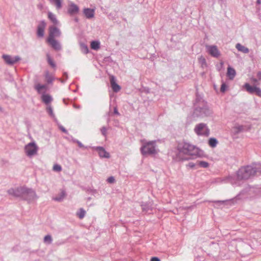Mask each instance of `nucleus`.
<instances>
[{
	"label": "nucleus",
	"instance_id": "obj_1",
	"mask_svg": "<svg viewBox=\"0 0 261 261\" xmlns=\"http://www.w3.org/2000/svg\"><path fill=\"white\" fill-rule=\"evenodd\" d=\"M177 149L178 151L179 154L182 153L183 154L190 155L192 158H194L200 155V150L199 148L185 141L178 143L177 146ZM188 159L187 158H181L179 154H178L176 156V160L178 161H184Z\"/></svg>",
	"mask_w": 261,
	"mask_h": 261
},
{
	"label": "nucleus",
	"instance_id": "obj_2",
	"mask_svg": "<svg viewBox=\"0 0 261 261\" xmlns=\"http://www.w3.org/2000/svg\"><path fill=\"white\" fill-rule=\"evenodd\" d=\"M212 111L208 108L206 101L197 94L194 103L193 117L203 118L210 116Z\"/></svg>",
	"mask_w": 261,
	"mask_h": 261
},
{
	"label": "nucleus",
	"instance_id": "obj_3",
	"mask_svg": "<svg viewBox=\"0 0 261 261\" xmlns=\"http://www.w3.org/2000/svg\"><path fill=\"white\" fill-rule=\"evenodd\" d=\"M156 140L150 141H143L142 145L140 148L141 154L144 156L157 154L158 150L156 149Z\"/></svg>",
	"mask_w": 261,
	"mask_h": 261
},
{
	"label": "nucleus",
	"instance_id": "obj_4",
	"mask_svg": "<svg viewBox=\"0 0 261 261\" xmlns=\"http://www.w3.org/2000/svg\"><path fill=\"white\" fill-rule=\"evenodd\" d=\"M255 175L251 165L241 167L237 172V177L239 180H247Z\"/></svg>",
	"mask_w": 261,
	"mask_h": 261
},
{
	"label": "nucleus",
	"instance_id": "obj_5",
	"mask_svg": "<svg viewBox=\"0 0 261 261\" xmlns=\"http://www.w3.org/2000/svg\"><path fill=\"white\" fill-rule=\"evenodd\" d=\"M194 130L198 136L208 137L210 135V130L207 124L204 123H200L196 125Z\"/></svg>",
	"mask_w": 261,
	"mask_h": 261
},
{
	"label": "nucleus",
	"instance_id": "obj_6",
	"mask_svg": "<svg viewBox=\"0 0 261 261\" xmlns=\"http://www.w3.org/2000/svg\"><path fill=\"white\" fill-rule=\"evenodd\" d=\"M37 198L35 191L31 188L25 187L21 199L31 202Z\"/></svg>",
	"mask_w": 261,
	"mask_h": 261
},
{
	"label": "nucleus",
	"instance_id": "obj_7",
	"mask_svg": "<svg viewBox=\"0 0 261 261\" xmlns=\"http://www.w3.org/2000/svg\"><path fill=\"white\" fill-rule=\"evenodd\" d=\"M38 150V147L34 141L28 143L24 147L25 153L29 157H32L36 155Z\"/></svg>",
	"mask_w": 261,
	"mask_h": 261
},
{
	"label": "nucleus",
	"instance_id": "obj_8",
	"mask_svg": "<svg viewBox=\"0 0 261 261\" xmlns=\"http://www.w3.org/2000/svg\"><path fill=\"white\" fill-rule=\"evenodd\" d=\"M206 52L212 57L216 58H218L220 56V51L218 48V47L215 45H206L205 46Z\"/></svg>",
	"mask_w": 261,
	"mask_h": 261
},
{
	"label": "nucleus",
	"instance_id": "obj_9",
	"mask_svg": "<svg viewBox=\"0 0 261 261\" xmlns=\"http://www.w3.org/2000/svg\"><path fill=\"white\" fill-rule=\"evenodd\" d=\"M25 187H20L17 188H11L8 190V193L15 197L22 198Z\"/></svg>",
	"mask_w": 261,
	"mask_h": 261
},
{
	"label": "nucleus",
	"instance_id": "obj_10",
	"mask_svg": "<svg viewBox=\"0 0 261 261\" xmlns=\"http://www.w3.org/2000/svg\"><path fill=\"white\" fill-rule=\"evenodd\" d=\"M244 87L250 94H253L255 93L258 96L261 97V89L256 86H251L249 84L246 83Z\"/></svg>",
	"mask_w": 261,
	"mask_h": 261
},
{
	"label": "nucleus",
	"instance_id": "obj_11",
	"mask_svg": "<svg viewBox=\"0 0 261 261\" xmlns=\"http://www.w3.org/2000/svg\"><path fill=\"white\" fill-rule=\"evenodd\" d=\"M2 57L5 63L9 65H13L20 60V58L19 56L13 57L10 55H3Z\"/></svg>",
	"mask_w": 261,
	"mask_h": 261
},
{
	"label": "nucleus",
	"instance_id": "obj_12",
	"mask_svg": "<svg viewBox=\"0 0 261 261\" xmlns=\"http://www.w3.org/2000/svg\"><path fill=\"white\" fill-rule=\"evenodd\" d=\"M61 32L59 29L56 27L51 26L49 28V35L47 39H55L56 37H59Z\"/></svg>",
	"mask_w": 261,
	"mask_h": 261
},
{
	"label": "nucleus",
	"instance_id": "obj_13",
	"mask_svg": "<svg viewBox=\"0 0 261 261\" xmlns=\"http://www.w3.org/2000/svg\"><path fill=\"white\" fill-rule=\"evenodd\" d=\"M250 129V127L247 125H236L232 127L231 132L233 135H237L239 134L248 131Z\"/></svg>",
	"mask_w": 261,
	"mask_h": 261
},
{
	"label": "nucleus",
	"instance_id": "obj_14",
	"mask_svg": "<svg viewBox=\"0 0 261 261\" xmlns=\"http://www.w3.org/2000/svg\"><path fill=\"white\" fill-rule=\"evenodd\" d=\"M46 25V24L44 20L39 22L37 28V35L38 37L43 38L44 37Z\"/></svg>",
	"mask_w": 261,
	"mask_h": 261
},
{
	"label": "nucleus",
	"instance_id": "obj_15",
	"mask_svg": "<svg viewBox=\"0 0 261 261\" xmlns=\"http://www.w3.org/2000/svg\"><path fill=\"white\" fill-rule=\"evenodd\" d=\"M141 206L142 212L145 214H151L152 211V204L150 202H143Z\"/></svg>",
	"mask_w": 261,
	"mask_h": 261
},
{
	"label": "nucleus",
	"instance_id": "obj_16",
	"mask_svg": "<svg viewBox=\"0 0 261 261\" xmlns=\"http://www.w3.org/2000/svg\"><path fill=\"white\" fill-rule=\"evenodd\" d=\"M93 148L98 152V154L100 158H105L108 159L110 157L109 153L106 151V150L103 147H93Z\"/></svg>",
	"mask_w": 261,
	"mask_h": 261
},
{
	"label": "nucleus",
	"instance_id": "obj_17",
	"mask_svg": "<svg viewBox=\"0 0 261 261\" xmlns=\"http://www.w3.org/2000/svg\"><path fill=\"white\" fill-rule=\"evenodd\" d=\"M47 41L51 47L56 50H60L62 49V46L60 42L55 39H47Z\"/></svg>",
	"mask_w": 261,
	"mask_h": 261
},
{
	"label": "nucleus",
	"instance_id": "obj_18",
	"mask_svg": "<svg viewBox=\"0 0 261 261\" xmlns=\"http://www.w3.org/2000/svg\"><path fill=\"white\" fill-rule=\"evenodd\" d=\"M79 7L75 4L71 3L69 5L68 13L70 15H73L79 12Z\"/></svg>",
	"mask_w": 261,
	"mask_h": 261
},
{
	"label": "nucleus",
	"instance_id": "obj_19",
	"mask_svg": "<svg viewBox=\"0 0 261 261\" xmlns=\"http://www.w3.org/2000/svg\"><path fill=\"white\" fill-rule=\"evenodd\" d=\"M110 83L111 87L114 92H118L121 89V87L116 83L115 77L112 75L110 77Z\"/></svg>",
	"mask_w": 261,
	"mask_h": 261
},
{
	"label": "nucleus",
	"instance_id": "obj_20",
	"mask_svg": "<svg viewBox=\"0 0 261 261\" xmlns=\"http://www.w3.org/2000/svg\"><path fill=\"white\" fill-rule=\"evenodd\" d=\"M83 14L87 19L92 18L94 16L95 10L91 8H84L83 9Z\"/></svg>",
	"mask_w": 261,
	"mask_h": 261
},
{
	"label": "nucleus",
	"instance_id": "obj_21",
	"mask_svg": "<svg viewBox=\"0 0 261 261\" xmlns=\"http://www.w3.org/2000/svg\"><path fill=\"white\" fill-rule=\"evenodd\" d=\"M41 99L42 102L47 106L53 101L52 97L47 94H43L41 96Z\"/></svg>",
	"mask_w": 261,
	"mask_h": 261
},
{
	"label": "nucleus",
	"instance_id": "obj_22",
	"mask_svg": "<svg viewBox=\"0 0 261 261\" xmlns=\"http://www.w3.org/2000/svg\"><path fill=\"white\" fill-rule=\"evenodd\" d=\"M236 75V72L234 68L229 66L227 67V76L229 79L233 80Z\"/></svg>",
	"mask_w": 261,
	"mask_h": 261
},
{
	"label": "nucleus",
	"instance_id": "obj_23",
	"mask_svg": "<svg viewBox=\"0 0 261 261\" xmlns=\"http://www.w3.org/2000/svg\"><path fill=\"white\" fill-rule=\"evenodd\" d=\"M236 47L239 51L245 54H247L249 51V50L247 47L239 43L236 44Z\"/></svg>",
	"mask_w": 261,
	"mask_h": 261
},
{
	"label": "nucleus",
	"instance_id": "obj_24",
	"mask_svg": "<svg viewBox=\"0 0 261 261\" xmlns=\"http://www.w3.org/2000/svg\"><path fill=\"white\" fill-rule=\"evenodd\" d=\"M252 167L254 171V174L257 173H261V164L260 163H253L251 164Z\"/></svg>",
	"mask_w": 261,
	"mask_h": 261
},
{
	"label": "nucleus",
	"instance_id": "obj_25",
	"mask_svg": "<svg viewBox=\"0 0 261 261\" xmlns=\"http://www.w3.org/2000/svg\"><path fill=\"white\" fill-rule=\"evenodd\" d=\"M45 79L46 80V82L48 84H51L53 83V82L55 80V77L53 75L49 74L48 71H46L45 75Z\"/></svg>",
	"mask_w": 261,
	"mask_h": 261
},
{
	"label": "nucleus",
	"instance_id": "obj_26",
	"mask_svg": "<svg viewBox=\"0 0 261 261\" xmlns=\"http://www.w3.org/2000/svg\"><path fill=\"white\" fill-rule=\"evenodd\" d=\"M48 18L52 21L55 24H57L58 22L56 16L51 12H48Z\"/></svg>",
	"mask_w": 261,
	"mask_h": 261
},
{
	"label": "nucleus",
	"instance_id": "obj_27",
	"mask_svg": "<svg viewBox=\"0 0 261 261\" xmlns=\"http://www.w3.org/2000/svg\"><path fill=\"white\" fill-rule=\"evenodd\" d=\"M86 213V211L83 208H80L76 213V216L80 219H82L85 216Z\"/></svg>",
	"mask_w": 261,
	"mask_h": 261
},
{
	"label": "nucleus",
	"instance_id": "obj_28",
	"mask_svg": "<svg viewBox=\"0 0 261 261\" xmlns=\"http://www.w3.org/2000/svg\"><path fill=\"white\" fill-rule=\"evenodd\" d=\"M66 193L65 192L63 191L60 194V195L58 196L53 198V200L56 201L60 202L63 200L64 197L65 196Z\"/></svg>",
	"mask_w": 261,
	"mask_h": 261
},
{
	"label": "nucleus",
	"instance_id": "obj_29",
	"mask_svg": "<svg viewBox=\"0 0 261 261\" xmlns=\"http://www.w3.org/2000/svg\"><path fill=\"white\" fill-rule=\"evenodd\" d=\"M218 143V140L215 138H211L208 140L209 145L213 148L215 147Z\"/></svg>",
	"mask_w": 261,
	"mask_h": 261
},
{
	"label": "nucleus",
	"instance_id": "obj_30",
	"mask_svg": "<svg viewBox=\"0 0 261 261\" xmlns=\"http://www.w3.org/2000/svg\"><path fill=\"white\" fill-rule=\"evenodd\" d=\"M91 47L94 50H97L100 48V42L98 41H92L91 43Z\"/></svg>",
	"mask_w": 261,
	"mask_h": 261
},
{
	"label": "nucleus",
	"instance_id": "obj_31",
	"mask_svg": "<svg viewBox=\"0 0 261 261\" xmlns=\"http://www.w3.org/2000/svg\"><path fill=\"white\" fill-rule=\"evenodd\" d=\"M198 61L202 68H204L207 67V64L206 60L203 56H200L198 59Z\"/></svg>",
	"mask_w": 261,
	"mask_h": 261
},
{
	"label": "nucleus",
	"instance_id": "obj_32",
	"mask_svg": "<svg viewBox=\"0 0 261 261\" xmlns=\"http://www.w3.org/2000/svg\"><path fill=\"white\" fill-rule=\"evenodd\" d=\"M197 166H198L200 167L205 168L209 166V164L208 162L204 161H197Z\"/></svg>",
	"mask_w": 261,
	"mask_h": 261
},
{
	"label": "nucleus",
	"instance_id": "obj_33",
	"mask_svg": "<svg viewBox=\"0 0 261 261\" xmlns=\"http://www.w3.org/2000/svg\"><path fill=\"white\" fill-rule=\"evenodd\" d=\"M236 198L229 199V200H216V201H213V202L217 203H221V204H224L228 202H231L233 203V201L235 200Z\"/></svg>",
	"mask_w": 261,
	"mask_h": 261
},
{
	"label": "nucleus",
	"instance_id": "obj_34",
	"mask_svg": "<svg viewBox=\"0 0 261 261\" xmlns=\"http://www.w3.org/2000/svg\"><path fill=\"white\" fill-rule=\"evenodd\" d=\"M46 111L49 116L53 118L55 117V115L53 112V109L50 105L47 106L46 108Z\"/></svg>",
	"mask_w": 261,
	"mask_h": 261
},
{
	"label": "nucleus",
	"instance_id": "obj_35",
	"mask_svg": "<svg viewBox=\"0 0 261 261\" xmlns=\"http://www.w3.org/2000/svg\"><path fill=\"white\" fill-rule=\"evenodd\" d=\"M46 88V85H41L37 84L35 86V89L37 91V92L40 93L41 91L43 89H45Z\"/></svg>",
	"mask_w": 261,
	"mask_h": 261
},
{
	"label": "nucleus",
	"instance_id": "obj_36",
	"mask_svg": "<svg viewBox=\"0 0 261 261\" xmlns=\"http://www.w3.org/2000/svg\"><path fill=\"white\" fill-rule=\"evenodd\" d=\"M81 49L83 53L87 54L89 52V49L88 46L84 43L81 44Z\"/></svg>",
	"mask_w": 261,
	"mask_h": 261
},
{
	"label": "nucleus",
	"instance_id": "obj_37",
	"mask_svg": "<svg viewBox=\"0 0 261 261\" xmlns=\"http://www.w3.org/2000/svg\"><path fill=\"white\" fill-rule=\"evenodd\" d=\"M62 0H54L52 3H54L56 5V8L58 10L60 9L62 6Z\"/></svg>",
	"mask_w": 261,
	"mask_h": 261
},
{
	"label": "nucleus",
	"instance_id": "obj_38",
	"mask_svg": "<svg viewBox=\"0 0 261 261\" xmlns=\"http://www.w3.org/2000/svg\"><path fill=\"white\" fill-rule=\"evenodd\" d=\"M52 241H53L52 238H51V236L49 234H47V235L45 236L44 238V242L45 243H47L48 244H51L52 242Z\"/></svg>",
	"mask_w": 261,
	"mask_h": 261
},
{
	"label": "nucleus",
	"instance_id": "obj_39",
	"mask_svg": "<svg viewBox=\"0 0 261 261\" xmlns=\"http://www.w3.org/2000/svg\"><path fill=\"white\" fill-rule=\"evenodd\" d=\"M47 62H48V63L53 68H55L56 67V64L54 63V62L53 61V60H52V59L51 58V57L48 55H47Z\"/></svg>",
	"mask_w": 261,
	"mask_h": 261
},
{
	"label": "nucleus",
	"instance_id": "obj_40",
	"mask_svg": "<svg viewBox=\"0 0 261 261\" xmlns=\"http://www.w3.org/2000/svg\"><path fill=\"white\" fill-rule=\"evenodd\" d=\"M53 169L56 171H61L62 170V167L60 165L56 164L53 167Z\"/></svg>",
	"mask_w": 261,
	"mask_h": 261
},
{
	"label": "nucleus",
	"instance_id": "obj_41",
	"mask_svg": "<svg viewBox=\"0 0 261 261\" xmlns=\"http://www.w3.org/2000/svg\"><path fill=\"white\" fill-rule=\"evenodd\" d=\"M227 88V85L225 83H223L220 88V91L222 92H224Z\"/></svg>",
	"mask_w": 261,
	"mask_h": 261
},
{
	"label": "nucleus",
	"instance_id": "obj_42",
	"mask_svg": "<svg viewBox=\"0 0 261 261\" xmlns=\"http://www.w3.org/2000/svg\"><path fill=\"white\" fill-rule=\"evenodd\" d=\"M107 181L109 183L112 184L115 182V179L113 176H110L107 178Z\"/></svg>",
	"mask_w": 261,
	"mask_h": 261
},
{
	"label": "nucleus",
	"instance_id": "obj_43",
	"mask_svg": "<svg viewBox=\"0 0 261 261\" xmlns=\"http://www.w3.org/2000/svg\"><path fill=\"white\" fill-rule=\"evenodd\" d=\"M79 146V147L80 148H84V149H87L88 148V146H85L81 142H80V141H78L76 143Z\"/></svg>",
	"mask_w": 261,
	"mask_h": 261
},
{
	"label": "nucleus",
	"instance_id": "obj_44",
	"mask_svg": "<svg viewBox=\"0 0 261 261\" xmlns=\"http://www.w3.org/2000/svg\"><path fill=\"white\" fill-rule=\"evenodd\" d=\"M101 134L103 136H106L107 135V128L105 126H103L101 128Z\"/></svg>",
	"mask_w": 261,
	"mask_h": 261
},
{
	"label": "nucleus",
	"instance_id": "obj_45",
	"mask_svg": "<svg viewBox=\"0 0 261 261\" xmlns=\"http://www.w3.org/2000/svg\"><path fill=\"white\" fill-rule=\"evenodd\" d=\"M195 166H197V163L195 164L193 162H190L187 165V167L190 168H193Z\"/></svg>",
	"mask_w": 261,
	"mask_h": 261
},
{
	"label": "nucleus",
	"instance_id": "obj_46",
	"mask_svg": "<svg viewBox=\"0 0 261 261\" xmlns=\"http://www.w3.org/2000/svg\"><path fill=\"white\" fill-rule=\"evenodd\" d=\"M142 91L146 93H149L150 92V88L148 87H143L142 89Z\"/></svg>",
	"mask_w": 261,
	"mask_h": 261
},
{
	"label": "nucleus",
	"instance_id": "obj_47",
	"mask_svg": "<svg viewBox=\"0 0 261 261\" xmlns=\"http://www.w3.org/2000/svg\"><path fill=\"white\" fill-rule=\"evenodd\" d=\"M150 261H161L160 259L158 257H152Z\"/></svg>",
	"mask_w": 261,
	"mask_h": 261
},
{
	"label": "nucleus",
	"instance_id": "obj_48",
	"mask_svg": "<svg viewBox=\"0 0 261 261\" xmlns=\"http://www.w3.org/2000/svg\"><path fill=\"white\" fill-rule=\"evenodd\" d=\"M60 129L64 133H67V130L63 126H60Z\"/></svg>",
	"mask_w": 261,
	"mask_h": 261
},
{
	"label": "nucleus",
	"instance_id": "obj_49",
	"mask_svg": "<svg viewBox=\"0 0 261 261\" xmlns=\"http://www.w3.org/2000/svg\"><path fill=\"white\" fill-rule=\"evenodd\" d=\"M257 77L258 78V80H261V71H258L257 73Z\"/></svg>",
	"mask_w": 261,
	"mask_h": 261
},
{
	"label": "nucleus",
	"instance_id": "obj_50",
	"mask_svg": "<svg viewBox=\"0 0 261 261\" xmlns=\"http://www.w3.org/2000/svg\"><path fill=\"white\" fill-rule=\"evenodd\" d=\"M73 107L75 109H80L81 108V106L80 105H77L76 104L73 105Z\"/></svg>",
	"mask_w": 261,
	"mask_h": 261
},
{
	"label": "nucleus",
	"instance_id": "obj_51",
	"mask_svg": "<svg viewBox=\"0 0 261 261\" xmlns=\"http://www.w3.org/2000/svg\"><path fill=\"white\" fill-rule=\"evenodd\" d=\"M114 113L115 114H117V115H119V113L118 112V110H117L116 108H114Z\"/></svg>",
	"mask_w": 261,
	"mask_h": 261
},
{
	"label": "nucleus",
	"instance_id": "obj_52",
	"mask_svg": "<svg viewBox=\"0 0 261 261\" xmlns=\"http://www.w3.org/2000/svg\"><path fill=\"white\" fill-rule=\"evenodd\" d=\"M63 76H64V77H65V78H66V80L68 79V74H67V72H64V73H63Z\"/></svg>",
	"mask_w": 261,
	"mask_h": 261
},
{
	"label": "nucleus",
	"instance_id": "obj_53",
	"mask_svg": "<svg viewBox=\"0 0 261 261\" xmlns=\"http://www.w3.org/2000/svg\"><path fill=\"white\" fill-rule=\"evenodd\" d=\"M72 141H73V142L76 143L79 140L76 139H72Z\"/></svg>",
	"mask_w": 261,
	"mask_h": 261
},
{
	"label": "nucleus",
	"instance_id": "obj_54",
	"mask_svg": "<svg viewBox=\"0 0 261 261\" xmlns=\"http://www.w3.org/2000/svg\"><path fill=\"white\" fill-rule=\"evenodd\" d=\"M58 80L62 83H64L66 80H62L61 79H58Z\"/></svg>",
	"mask_w": 261,
	"mask_h": 261
},
{
	"label": "nucleus",
	"instance_id": "obj_55",
	"mask_svg": "<svg viewBox=\"0 0 261 261\" xmlns=\"http://www.w3.org/2000/svg\"><path fill=\"white\" fill-rule=\"evenodd\" d=\"M256 4L257 5H260L261 4V0H257Z\"/></svg>",
	"mask_w": 261,
	"mask_h": 261
},
{
	"label": "nucleus",
	"instance_id": "obj_56",
	"mask_svg": "<svg viewBox=\"0 0 261 261\" xmlns=\"http://www.w3.org/2000/svg\"><path fill=\"white\" fill-rule=\"evenodd\" d=\"M252 81H253L254 83H256V82H257L258 80H257L256 79H253L252 80Z\"/></svg>",
	"mask_w": 261,
	"mask_h": 261
},
{
	"label": "nucleus",
	"instance_id": "obj_57",
	"mask_svg": "<svg viewBox=\"0 0 261 261\" xmlns=\"http://www.w3.org/2000/svg\"><path fill=\"white\" fill-rule=\"evenodd\" d=\"M74 21H75V22H78V21H79V19H78L77 18H74Z\"/></svg>",
	"mask_w": 261,
	"mask_h": 261
},
{
	"label": "nucleus",
	"instance_id": "obj_58",
	"mask_svg": "<svg viewBox=\"0 0 261 261\" xmlns=\"http://www.w3.org/2000/svg\"><path fill=\"white\" fill-rule=\"evenodd\" d=\"M91 192H92V193H95L96 192V191L95 190H92Z\"/></svg>",
	"mask_w": 261,
	"mask_h": 261
},
{
	"label": "nucleus",
	"instance_id": "obj_59",
	"mask_svg": "<svg viewBox=\"0 0 261 261\" xmlns=\"http://www.w3.org/2000/svg\"><path fill=\"white\" fill-rule=\"evenodd\" d=\"M91 198L90 197H88V198H87V201H90V200H91Z\"/></svg>",
	"mask_w": 261,
	"mask_h": 261
},
{
	"label": "nucleus",
	"instance_id": "obj_60",
	"mask_svg": "<svg viewBox=\"0 0 261 261\" xmlns=\"http://www.w3.org/2000/svg\"><path fill=\"white\" fill-rule=\"evenodd\" d=\"M64 243V242H62V243H58V245H61V244H63Z\"/></svg>",
	"mask_w": 261,
	"mask_h": 261
},
{
	"label": "nucleus",
	"instance_id": "obj_61",
	"mask_svg": "<svg viewBox=\"0 0 261 261\" xmlns=\"http://www.w3.org/2000/svg\"><path fill=\"white\" fill-rule=\"evenodd\" d=\"M3 111V109L0 106V112H2Z\"/></svg>",
	"mask_w": 261,
	"mask_h": 261
},
{
	"label": "nucleus",
	"instance_id": "obj_62",
	"mask_svg": "<svg viewBox=\"0 0 261 261\" xmlns=\"http://www.w3.org/2000/svg\"><path fill=\"white\" fill-rule=\"evenodd\" d=\"M49 1L50 2V3H53L54 0H49Z\"/></svg>",
	"mask_w": 261,
	"mask_h": 261
}]
</instances>
